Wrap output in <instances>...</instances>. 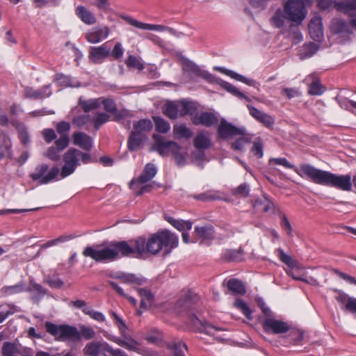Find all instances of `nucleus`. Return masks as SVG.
Masks as SVG:
<instances>
[{
  "label": "nucleus",
  "mask_w": 356,
  "mask_h": 356,
  "mask_svg": "<svg viewBox=\"0 0 356 356\" xmlns=\"http://www.w3.org/2000/svg\"><path fill=\"white\" fill-rule=\"evenodd\" d=\"M296 172L300 177L307 176L314 183L334 187L344 191H351L352 177L350 174L336 175L328 171L317 169L309 164H301Z\"/></svg>",
  "instance_id": "obj_1"
},
{
  "label": "nucleus",
  "mask_w": 356,
  "mask_h": 356,
  "mask_svg": "<svg viewBox=\"0 0 356 356\" xmlns=\"http://www.w3.org/2000/svg\"><path fill=\"white\" fill-rule=\"evenodd\" d=\"M44 327L47 332L53 336L55 340L59 341H79L82 338L90 340L95 336L94 329L84 325H81L79 330L75 326L67 324L56 325L47 321Z\"/></svg>",
  "instance_id": "obj_2"
},
{
  "label": "nucleus",
  "mask_w": 356,
  "mask_h": 356,
  "mask_svg": "<svg viewBox=\"0 0 356 356\" xmlns=\"http://www.w3.org/2000/svg\"><path fill=\"white\" fill-rule=\"evenodd\" d=\"M132 252L131 245L127 241L112 242L107 247L95 250L91 246L86 247L83 254L85 257H90L96 262H103L106 261H113L121 257H129V254Z\"/></svg>",
  "instance_id": "obj_3"
},
{
  "label": "nucleus",
  "mask_w": 356,
  "mask_h": 356,
  "mask_svg": "<svg viewBox=\"0 0 356 356\" xmlns=\"http://www.w3.org/2000/svg\"><path fill=\"white\" fill-rule=\"evenodd\" d=\"M178 237L168 230H162L153 234L147 241V252L158 254L164 248L166 254L178 245Z\"/></svg>",
  "instance_id": "obj_4"
},
{
  "label": "nucleus",
  "mask_w": 356,
  "mask_h": 356,
  "mask_svg": "<svg viewBox=\"0 0 356 356\" xmlns=\"http://www.w3.org/2000/svg\"><path fill=\"white\" fill-rule=\"evenodd\" d=\"M84 164L91 161V156L88 153L83 152L76 148H70L63 155L64 165L60 170L62 178L67 177L72 175L80 165L79 161Z\"/></svg>",
  "instance_id": "obj_5"
},
{
  "label": "nucleus",
  "mask_w": 356,
  "mask_h": 356,
  "mask_svg": "<svg viewBox=\"0 0 356 356\" xmlns=\"http://www.w3.org/2000/svg\"><path fill=\"white\" fill-rule=\"evenodd\" d=\"M286 19L300 24L307 15L303 0H288L284 6Z\"/></svg>",
  "instance_id": "obj_6"
},
{
  "label": "nucleus",
  "mask_w": 356,
  "mask_h": 356,
  "mask_svg": "<svg viewBox=\"0 0 356 356\" xmlns=\"http://www.w3.org/2000/svg\"><path fill=\"white\" fill-rule=\"evenodd\" d=\"M60 172L57 166L49 168L46 163L38 165L30 177L33 181H37L40 184H47L55 180Z\"/></svg>",
  "instance_id": "obj_7"
},
{
  "label": "nucleus",
  "mask_w": 356,
  "mask_h": 356,
  "mask_svg": "<svg viewBox=\"0 0 356 356\" xmlns=\"http://www.w3.org/2000/svg\"><path fill=\"white\" fill-rule=\"evenodd\" d=\"M350 25L344 19L334 18L330 22V29L333 34L339 35L342 41L345 42L348 40L350 35L353 34V28L354 26H352L350 22ZM355 29H356L355 27Z\"/></svg>",
  "instance_id": "obj_8"
},
{
  "label": "nucleus",
  "mask_w": 356,
  "mask_h": 356,
  "mask_svg": "<svg viewBox=\"0 0 356 356\" xmlns=\"http://www.w3.org/2000/svg\"><path fill=\"white\" fill-rule=\"evenodd\" d=\"M153 138L154 139V143L152 150L156 151L162 156H167L170 151L175 152L176 150L181 149V146L177 143L172 140H165L160 135L154 134Z\"/></svg>",
  "instance_id": "obj_9"
},
{
  "label": "nucleus",
  "mask_w": 356,
  "mask_h": 356,
  "mask_svg": "<svg viewBox=\"0 0 356 356\" xmlns=\"http://www.w3.org/2000/svg\"><path fill=\"white\" fill-rule=\"evenodd\" d=\"M217 133L220 138L227 140L238 136V135H244L245 128L236 127L225 119H222L218 127Z\"/></svg>",
  "instance_id": "obj_10"
},
{
  "label": "nucleus",
  "mask_w": 356,
  "mask_h": 356,
  "mask_svg": "<svg viewBox=\"0 0 356 356\" xmlns=\"http://www.w3.org/2000/svg\"><path fill=\"white\" fill-rule=\"evenodd\" d=\"M262 325L264 331L269 334H284L290 329V325L286 322L273 318H266Z\"/></svg>",
  "instance_id": "obj_11"
},
{
  "label": "nucleus",
  "mask_w": 356,
  "mask_h": 356,
  "mask_svg": "<svg viewBox=\"0 0 356 356\" xmlns=\"http://www.w3.org/2000/svg\"><path fill=\"white\" fill-rule=\"evenodd\" d=\"M213 143L207 131L199 132L193 140V145L198 153L195 156L197 159H202L204 156V151L209 149Z\"/></svg>",
  "instance_id": "obj_12"
},
{
  "label": "nucleus",
  "mask_w": 356,
  "mask_h": 356,
  "mask_svg": "<svg viewBox=\"0 0 356 356\" xmlns=\"http://www.w3.org/2000/svg\"><path fill=\"white\" fill-rule=\"evenodd\" d=\"M157 169L154 164L152 163H147L142 173L137 177L132 179L130 181V188L135 189L136 185H142L151 181L156 175Z\"/></svg>",
  "instance_id": "obj_13"
},
{
  "label": "nucleus",
  "mask_w": 356,
  "mask_h": 356,
  "mask_svg": "<svg viewBox=\"0 0 356 356\" xmlns=\"http://www.w3.org/2000/svg\"><path fill=\"white\" fill-rule=\"evenodd\" d=\"M11 124L17 131L18 137L24 145L30 142L29 134L24 124L19 122L17 120L12 118L10 120L6 115H1V126H8Z\"/></svg>",
  "instance_id": "obj_14"
},
{
  "label": "nucleus",
  "mask_w": 356,
  "mask_h": 356,
  "mask_svg": "<svg viewBox=\"0 0 356 356\" xmlns=\"http://www.w3.org/2000/svg\"><path fill=\"white\" fill-rule=\"evenodd\" d=\"M199 301V297L189 291L185 297L179 298L175 305L179 313L190 312L195 309V304Z\"/></svg>",
  "instance_id": "obj_15"
},
{
  "label": "nucleus",
  "mask_w": 356,
  "mask_h": 356,
  "mask_svg": "<svg viewBox=\"0 0 356 356\" xmlns=\"http://www.w3.org/2000/svg\"><path fill=\"white\" fill-rule=\"evenodd\" d=\"M110 33V29L108 26H95L91 29L86 33V39L92 44L100 42L106 39Z\"/></svg>",
  "instance_id": "obj_16"
},
{
  "label": "nucleus",
  "mask_w": 356,
  "mask_h": 356,
  "mask_svg": "<svg viewBox=\"0 0 356 356\" xmlns=\"http://www.w3.org/2000/svg\"><path fill=\"white\" fill-rule=\"evenodd\" d=\"M190 323L195 327L199 332H202L211 336H215L217 331L221 330L220 328L213 326L207 321L199 319L195 315H190Z\"/></svg>",
  "instance_id": "obj_17"
},
{
  "label": "nucleus",
  "mask_w": 356,
  "mask_h": 356,
  "mask_svg": "<svg viewBox=\"0 0 356 356\" xmlns=\"http://www.w3.org/2000/svg\"><path fill=\"white\" fill-rule=\"evenodd\" d=\"M111 49L107 43H104L99 47H90L89 49V59L94 63H101L108 57Z\"/></svg>",
  "instance_id": "obj_18"
},
{
  "label": "nucleus",
  "mask_w": 356,
  "mask_h": 356,
  "mask_svg": "<svg viewBox=\"0 0 356 356\" xmlns=\"http://www.w3.org/2000/svg\"><path fill=\"white\" fill-rule=\"evenodd\" d=\"M183 70L187 72L192 73L196 76L201 77L203 79L211 83L214 80V76L202 69L192 61L186 60L183 65Z\"/></svg>",
  "instance_id": "obj_19"
},
{
  "label": "nucleus",
  "mask_w": 356,
  "mask_h": 356,
  "mask_svg": "<svg viewBox=\"0 0 356 356\" xmlns=\"http://www.w3.org/2000/svg\"><path fill=\"white\" fill-rule=\"evenodd\" d=\"M311 38L315 41H321L323 38L322 19L319 16L313 17L308 26Z\"/></svg>",
  "instance_id": "obj_20"
},
{
  "label": "nucleus",
  "mask_w": 356,
  "mask_h": 356,
  "mask_svg": "<svg viewBox=\"0 0 356 356\" xmlns=\"http://www.w3.org/2000/svg\"><path fill=\"white\" fill-rule=\"evenodd\" d=\"M51 93L50 85L43 86L39 90H35L31 87H26L24 88V96L33 99L46 98L49 97Z\"/></svg>",
  "instance_id": "obj_21"
},
{
  "label": "nucleus",
  "mask_w": 356,
  "mask_h": 356,
  "mask_svg": "<svg viewBox=\"0 0 356 356\" xmlns=\"http://www.w3.org/2000/svg\"><path fill=\"white\" fill-rule=\"evenodd\" d=\"M73 143L86 151L92 147V138L84 132H74L72 135Z\"/></svg>",
  "instance_id": "obj_22"
},
{
  "label": "nucleus",
  "mask_w": 356,
  "mask_h": 356,
  "mask_svg": "<svg viewBox=\"0 0 356 356\" xmlns=\"http://www.w3.org/2000/svg\"><path fill=\"white\" fill-rule=\"evenodd\" d=\"M192 122L195 125L201 124L207 127H210L218 122V118L212 113L202 112L194 116Z\"/></svg>",
  "instance_id": "obj_23"
},
{
  "label": "nucleus",
  "mask_w": 356,
  "mask_h": 356,
  "mask_svg": "<svg viewBox=\"0 0 356 356\" xmlns=\"http://www.w3.org/2000/svg\"><path fill=\"white\" fill-rule=\"evenodd\" d=\"M147 136L145 135L137 134L131 131L127 140V148L130 152H136L140 149L144 143L147 140Z\"/></svg>",
  "instance_id": "obj_24"
},
{
  "label": "nucleus",
  "mask_w": 356,
  "mask_h": 356,
  "mask_svg": "<svg viewBox=\"0 0 356 356\" xmlns=\"http://www.w3.org/2000/svg\"><path fill=\"white\" fill-rule=\"evenodd\" d=\"M123 19L130 25L143 30H151L162 31L165 29V27L162 25L149 24L139 22L131 17L125 16Z\"/></svg>",
  "instance_id": "obj_25"
},
{
  "label": "nucleus",
  "mask_w": 356,
  "mask_h": 356,
  "mask_svg": "<svg viewBox=\"0 0 356 356\" xmlns=\"http://www.w3.org/2000/svg\"><path fill=\"white\" fill-rule=\"evenodd\" d=\"M153 127V124L149 119L140 120L133 124V130L131 131L136 133L137 134L147 136Z\"/></svg>",
  "instance_id": "obj_26"
},
{
  "label": "nucleus",
  "mask_w": 356,
  "mask_h": 356,
  "mask_svg": "<svg viewBox=\"0 0 356 356\" xmlns=\"http://www.w3.org/2000/svg\"><path fill=\"white\" fill-rule=\"evenodd\" d=\"M215 70L220 72H222L223 74L230 76L231 78L236 81H241L248 86H256L257 85V82L254 80L248 79L245 76L239 74L235 72H233L232 70H227L221 67H215Z\"/></svg>",
  "instance_id": "obj_27"
},
{
  "label": "nucleus",
  "mask_w": 356,
  "mask_h": 356,
  "mask_svg": "<svg viewBox=\"0 0 356 356\" xmlns=\"http://www.w3.org/2000/svg\"><path fill=\"white\" fill-rule=\"evenodd\" d=\"M108 339L110 341L117 343L118 345L127 348L129 350L140 353V350L138 348L139 343L133 339H130L129 341H125L120 339V337L115 336H111L108 337Z\"/></svg>",
  "instance_id": "obj_28"
},
{
  "label": "nucleus",
  "mask_w": 356,
  "mask_h": 356,
  "mask_svg": "<svg viewBox=\"0 0 356 356\" xmlns=\"http://www.w3.org/2000/svg\"><path fill=\"white\" fill-rule=\"evenodd\" d=\"M167 347L171 350L174 356H185V353L188 350L186 344L181 340L169 342Z\"/></svg>",
  "instance_id": "obj_29"
},
{
  "label": "nucleus",
  "mask_w": 356,
  "mask_h": 356,
  "mask_svg": "<svg viewBox=\"0 0 356 356\" xmlns=\"http://www.w3.org/2000/svg\"><path fill=\"white\" fill-rule=\"evenodd\" d=\"M76 15L86 24H94L96 23V18L93 13L84 6H78L76 9Z\"/></svg>",
  "instance_id": "obj_30"
},
{
  "label": "nucleus",
  "mask_w": 356,
  "mask_h": 356,
  "mask_svg": "<svg viewBox=\"0 0 356 356\" xmlns=\"http://www.w3.org/2000/svg\"><path fill=\"white\" fill-rule=\"evenodd\" d=\"M137 291L141 297L140 308L147 309L152 305L154 302L153 293L147 289L138 288Z\"/></svg>",
  "instance_id": "obj_31"
},
{
  "label": "nucleus",
  "mask_w": 356,
  "mask_h": 356,
  "mask_svg": "<svg viewBox=\"0 0 356 356\" xmlns=\"http://www.w3.org/2000/svg\"><path fill=\"white\" fill-rule=\"evenodd\" d=\"M163 113L170 119H177L179 116V102H168L163 107Z\"/></svg>",
  "instance_id": "obj_32"
},
{
  "label": "nucleus",
  "mask_w": 356,
  "mask_h": 356,
  "mask_svg": "<svg viewBox=\"0 0 356 356\" xmlns=\"http://www.w3.org/2000/svg\"><path fill=\"white\" fill-rule=\"evenodd\" d=\"M147 241L144 237H138L134 241V247L131 246L132 252L129 254V256L136 254L137 257H141L147 252L146 248Z\"/></svg>",
  "instance_id": "obj_33"
},
{
  "label": "nucleus",
  "mask_w": 356,
  "mask_h": 356,
  "mask_svg": "<svg viewBox=\"0 0 356 356\" xmlns=\"http://www.w3.org/2000/svg\"><path fill=\"white\" fill-rule=\"evenodd\" d=\"M227 286L228 290L235 295H244L246 293L245 285L238 279L232 278L229 280Z\"/></svg>",
  "instance_id": "obj_34"
},
{
  "label": "nucleus",
  "mask_w": 356,
  "mask_h": 356,
  "mask_svg": "<svg viewBox=\"0 0 356 356\" xmlns=\"http://www.w3.org/2000/svg\"><path fill=\"white\" fill-rule=\"evenodd\" d=\"M164 219L179 231L190 230L192 223L188 220H177L168 215L164 216Z\"/></svg>",
  "instance_id": "obj_35"
},
{
  "label": "nucleus",
  "mask_w": 356,
  "mask_h": 356,
  "mask_svg": "<svg viewBox=\"0 0 356 356\" xmlns=\"http://www.w3.org/2000/svg\"><path fill=\"white\" fill-rule=\"evenodd\" d=\"M195 232L202 240H211L214 238V228L212 225L195 227Z\"/></svg>",
  "instance_id": "obj_36"
},
{
  "label": "nucleus",
  "mask_w": 356,
  "mask_h": 356,
  "mask_svg": "<svg viewBox=\"0 0 356 356\" xmlns=\"http://www.w3.org/2000/svg\"><path fill=\"white\" fill-rule=\"evenodd\" d=\"M238 136L239 138L232 143L231 148L235 151L243 152L245 149V146L251 142V137L246 134L245 129L244 135Z\"/></svg>",
  "instance_id": "obj_37"
},
{
  "label": "nucleus",
  "mask_w": 356,
  "mask_h": 356,
  "mask_svg": "<svg viewBox=\"0 0 356 356\" xmlns=\"http://www.w3.org/2000/svg\"><path fill=\"white\" fill-rule=\"evenodd\" d=\"M173 134L176 138H190L193 136V132L186 124H175L173 127Z\"/></svg>",
  "instance_id": "obj_38"
},
{
  "label": "nucleus",
  "mask_w": 356,
  "mask_h": 356,
  "mask_svg": "<svg viewBox=\"0 0 356 356\" xmlns=\"http://www.w3.org/2000/svg\"><path fill=\"white\" fill-rule=\"evenodd\" d=\"M192 197L198 201L208 202L220 199V193L214 190H209L200 194L193 195Z\"/></svg>",
  "instance_id": "obj_39"
},
{
  "label": "nucleus",
  "mask_w": 356,
  "mask_h": 356,
  "mask_svg": "<svg viewBox=\"0 0 356 356\" xmlns=\"http://www.w3.org/2000/svg\"><path fill=\"white\" fill-rule=\"evenodd\" d=\"M79 105L81 107L85 113L99 108L101 105L100 99H90L88 100L83 99L80 97L79 99Z\"/></svg>",
  "instance_id": "obj_40"
},
{
  "label": "nucleus",
  "mask_w": 356,
  "mask_h": 356,
  "mask_svg": "<svg viewBox=\"0 0 356 356\" xmlns=\"http://www.w3.org/2000/svg\"><path fill=\"white\" fill-rule=\"evenodd\" d=\"M12 143L8 136L1 134V158L12 159Z\"/></svg>",
  "instance_id": "obj_41"
},
{
  "label": "nucleus",
  "mask_w": 356,
  "mask_h": 356,
  "mask_svg": "<svg viewBox=\"0 0 356 356\" xmlns=\"http://www.w3.org/2000/svg\"><path fill=\"white\" fill-rule=\"evenodd\" d=\"M104 343L99 342H90L83 348L85 355L90 356H98L102 351Z\"/></svg>",
  "instance_id": "obj_42"
},
{
  "label": "nucleus",
  "mask_w": 356,
  "mask_h": 356,
  "mask_svg": "<svg viewBox=\"0 0 356 356\" xmlns=\"http://www.w3.org/2000/svg\"><path fill=\"white\" fill-rule=\"evenodd\" d=\"M178 102L180 117H183L186 115H191L195 111L196 107L193 103L185 100Z\"/></svg>",
  "instance_id": "obj_43"
},
{
  "label": "nucleus",
  "mask_w": 356,
  "mask_h": 356,
  "mask_svg": "<svg viewBox=\"0 0 356 356\" xmlns=\"http://www.w3.org/2000/svg\"><path fill=\"white\" fill-rule=\"evenodd\" d=\"M220 86L222 88L226 90L227 92L232 93L233 95L240 99H245L247 101H250V98L245 96L242 92H241L236 87H235L232 84L227 81H222L220 83Z\"/></svg>",
  "instance_id": "obj_44"
},
{
  "label": "nucleus",
  "mask_w": 356,
  "mask_h": 356,
  "mask_svg": "<svg viewBox=\"0 0 356 356\" xmlns=\"http://www.w3.org/2000/svg\"><path fill=\"white\" fill-rule=\"evenodd\" d=\"M153 120L155 124L156 131L166 134L170 129V124L160 116H154Z\"/></svg>",
  "instance_id": "obj_45"
},
{
  "label": "nucleus",
  "mask_w": 356,
  "mask_h": 356,
  "mask_svg": "<svg viewBox=\"0 0 356 356\" xmlns=\"http://www.w3.org/2000/svg\"><path fill=\"white\" fill-rule=\"evenodd\" d=\"M263 207L262 211L264 212H275V205L268 198L264 197V199L256 200L254 202V207Z\"/></svg>",
  "instance_id": "obj_46"
},
{
  "label": "nucleus",
  "mask_w": 356,
  "mask_h": 356,
  "mask_svg": "<svg viewBox=\"0 0 356 356\" xmlns=\"http://www.w3.org/2000/svg\"><path fill=\"white\" fill-rule=\"evenodd\" d=\"M285 11L277 9L270 19L271 24L276 28H281L284 25Z\"/></svg>",
  "instance_id": "obj_47"
},
{
  "label": "nucleus",
  "mask_w": 356,
  "mask_h": 356,
  "mask_svg": "<svg viewBox=\"0 0 356 356\" xmlns=\"http://www.w3.org/2000/svg\"><path fill=\"white\" fill-rule=\"evenodd\" d=\"M123 283H134L138 285H142L145 282V279L142 277H137L134 274H122L116 277Z\"/></svg>",
  "instance_id": "obj_48"
},
{
  "label": "nucleus",
  "mask_w": 356,
  "mask_h": 356,
  "mask_svg": "<svg viewBox=\"0 0 356 356\" xmlns=\"http://www.w3.org/2000/svg\"><path fill=\"white\" fill-rule=\"evenodd\" d=\"M243 257V251L241 250H227L224 253V258L229 261H240Z\"/></svg>",
  "instance_id": "obj_49"
},
{
  "label": "nucleus",
  "mask_w": 356,
  "mask_h": 356,
  "mask_svg": "<svg viewBox=\"0 0 356 356\" xmlns=\"http://www.w3.org/2000/svg\"><path fill=\"white\" fill-rule=\"evenodd\" d=\"M234 305L236 308L239 309L247 318L249 320L252 319V310L243 300L240 298L236 299L234 303Z\"/></svg>",
  "instance_id": "obj_50"
},
{
  "label": "nucleus",
  "mask_w": 356,
  "mask_h": 356,
  "mask_svg": "<svg viewBox=\"0 0 356 356\" xmlns=\"http://www.w3.org/2000/svg\"><path fill=\"white\" fill-rule=\"evenodd\" d=\"M91 121L92 118L87 113L74 116L72 120V124L77 127H81Z\"/></svg>",
  "instance_id": "obj_51"
},
{
  "label": "nucleus",
  "mask_w": 356,
  "mask_h": 356,
  "mask_svg": "<svg viewBox=\"0 0 356 356\" xmlns=\"http://www.w3.org/2000/svg\"><path fill=\"white\" fill-rule=\"evenodd\" d=\"M3 356H15L18 354V346L13 343L5 342L2 347Z\"/></svg>",
  "instance_id": "obj_52"
},
{
  "label": "nucleus",
  "mask_w": 356,
  "mask_h": 356,
  "mask_svg": "<svg viewBox=\"0 0 356 356\" xmlns=\"http://www.w3.org/2000/svg\"><path fill=\"white\" fill-rule=\"evenodd\" d=\"M25 291L24 284L19 283L13 286H5L1 289V292L5 295L19 293Z\"/></svg>",
  "instance_id": "obj_53"
},
{
  "label": "nucleus",
  "mask_w": 356,
  "mask_h": 356,
  "mask_svg": "<svg viewBox=\"0 0 356 356\" xmlns=\"http://www.w3.org/2000/svg\"><path fill=\"white\" fill-rule=\"evenodd\" d=\"M128 67L134 68L142 71L144 69L143 64L134 55H129L125 61Z\"/></svg>",
  "instance_id": "obj_54"
},
{
  "label": "nucleus",
  "mask_w": 356,
  "mask_h": 356,
  "mask_svg": "<svg viewBox=\"0 0 356 356\" xmlns=\"http://www.w3.org/2000/svg\"><path fill=\"white\" fill-rule=\"evenodd\" d=\"M251 152L258 159H261L263 157V143L261 138L259 137L256 138V140L253 142V145L252 147Z\"/></svg>",
  "instance_id": "obj_55"
},
{
  "label": "nucleus",
  "mask_w": 356,
  "mask_h": 356,
  "mask_svg": "<svg viewBox=\"0 0 356 356\" xmlns=\"http://www.w3.org/2000/svg\"><path fill=\"white\" fill-rule=\"evenodd\" d=\"M277 256L280 260L287 265L289 267L293 268L296 266V261H293L291 257L286 254L281 248L277 250Z\"/></svg>",
  "instance_id": "obj_56"
},
{
  "label": "nucleus",
  "mask_w": 356,
  "mask_h": 356,
  "mask_svg": "<svg viewBox=\"0 0 356 356\" xmlns=\"http://www.w3.org/2000/svg\"><path fill=\"white\" fill-rule=\"evenodd\" d=\"M109 120V116L105 113H99L95 117L92 119V122L94 124L95 129L98 130L100 127L108 122Z\"/></svg>",
  "instance_id": "obj_57"
},
{
  "label": "nucleus",
  "mask_w": 356,
  "mask_h": 356,
  "mask_svg": "<svg viewBox=\"0 0 356 356\" xmlns=\"http://www.w3.org/2000/svg\"><path fill=\"white\" fill-rule=\"evenodd\" d=\"M83 312L85 314L88 315L92 319L99 322H104L106 319L104 315L102 312L95 311L92 309L90 307L83 308Z\"/></svg>",
  "instance_id": "obj_58"
},
{
  "label": "nucleus",
  "mask_w": 356,
  "mask_h": 356,
  "mask_svg": "<svg viewBox=\"0 0 356 356\" xmlns=\"http://www.w3.org/2000/svg\"><path fill=\"white\" fill-rule=\"evenodd\" d=\"M250 192L249 185L246 183L241 184L238 187L232 189V194L234 195H239L245 197L248 195Z\"/></svg>",
  "instance_id": "obj_59"
},
{
  "label": "nucleus",
  "mask_w": 356,
  "mask_h": 356,
  "mask_svg": "<svg viewBox=\"0 0 356 356\" xmlns=\"http://www.w3.org/2000/svg\"><path fill=\"white\" fill-rule=\"evenodd\" d=\"M325 91L323 86L318 80L314 81L309 86V94L312 95H320Z\"/></svg>",
  "instance_id": "obj_60"
},
{
  "label": "nucleus",
  "mask_w": 356,
  "mask_h": 356,
  "mask_svg": "<svg viewBox=\"0 0 356 356\" xmlns=\"http://www.w3.org/2000/svg\"><path fill=\"white\" fill-rule=\"evenodd\" d=\"M102 351L108 353L112 356H129L124 350L117 348H113L108 343H104Z\"/></svg>",
  "instance_id": "obj_61"
},
{
  "label": "nucleus",
  "mask_w": 356,
  "mask_h": 356,
  "mask_svg": "<svg viewBox=\"0 0 356 356\" xmlns=\"http://www.w3.org/2000/svg\"><path fill=\"white\" fill-rule=\"evenodd\" d=\"M60 152H61L58 150L56 147H55L54 146H51L49 147L47 150L44 153V156L53 161H57L60 158Z\"/></svg>",
  "instance_id": "obj_62"
},
{
  "label": "nucleus",
  "mask_w": 356,
  "mask_h": 356,
  "mask_svg": "<svg viewBox=\"0 0 356 356\" xmlns=\"http://www.w3.org/2000/svg\"><path fill=\"white\" fill-rule=\"evenodd\" d=\"M69 144V136H60L59 138L55 140L54 147L62 152L68 147Z\"/></svg>",
  "instance_id": "obj_63"
},
{
  "label": "nucleus",
  "mask_w": 356,
  "mask_h": 356,
  "mask_svg": "<svg viewBox=\"0 0 356 356\" xmlns=\"http://www.w3.org/2000/svg\"><path fill=\"white\" fill-rule=\"evenodd\" d=\"M56 131L60 136H69L68 133L70 131V124L65 121H61L56 124Z\"/></svg>",
  "instance_id": "obj_64"
}]
</instances>
